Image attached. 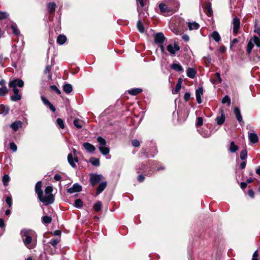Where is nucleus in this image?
Here are the masks:
<instances>
[{
    "instance_id": "nucleus-29",
    "label": "nucleus",
    "mask_w": 260,
    "mask_h": 260,
    "mask_svg": "<svg viewBox=\"0 0 260 260\" xmlns=\"http://www.w3.org/2000/svg\"><path fill=\"white\" fill-rule=\"evenodd\" d=\"M142 91L141 88H134L128 90V93L133 95H136Z\"/></svg>"
},
{
    "instance_id": "nucleus-30",
    "label": "nucleus",
    "mask_w": 260,
    "mask_h": 260,
    "mask_svg": "<svg viewBox=\"0 0 260 260\" xmlns=\"http://www.w3.org/2000/svg\"><path fill=\"white\" fill-rule=\"evenodd\" d=\"M211 37L216 42H218L220 41L221 38L218 34V32L216 31H214L211 34Z\"/></svg>"
},
{
    "instance_id": "nucleus-53",
    "label": "nucleus",
    "mask_w": 260,
    "mask_h": 260,
    "mask_svg": "<svg viewBox=\"0 0 260 260\" xmlns=\"http://www.w3.org/2000/svg\"><path fill=\"white\" fill-rule=\"evenodd\" d=\"M258 254L257 250H256L252 255V260H258Z\"/></svg>"
},
{
    "instance_id": "nucleus-26",
    "label": "nucleus",
    "mask_w": 260,
    "mask_h": 260,
    "mask_svg": "<svg viewBox=\"0 0 260 260\" xmlns=\"http://www.w3.org/2000/svg\"><path fill=\"white\" fill-rule=\"evenodd\" d=\"M63 91L67 93H70L72 90V86L70 84H66L63 86Z\"/></svg>"
},
{
    "instance_id": "nucleus-64",
    "label": "nucleus",
    "mask_w": 260,
    "mask_h": 260,
    "mask_svg": "<svg viewBox=\"0 0 260 260\" xmlns=\"http://www.w3.org/2000/svg\"><path fill=\"white\" fill-rule=\"evenodd\" d=\"M247 184L246 182H241V185H240L242 189L245 188L247 187Z\"/></svg>"
},
{
    "instance_id": "nucleus-39",
    "label": "nucleus",
    "mask_w": 260,
    "mask_h": 260,
    "mask_svg": "<svg viewBox=\"0 0 260 260\" xmlns=\"http://www.w3.org/2000/svg\"><path fill=\"white\" fill-rule=\"evenodd\" d=\"M11 27L13 30L14 34H15L16 36H18L19 35L20 31L18 30V29L17 28V25L16 24H13L11 25Z\"/></svg>"
},
{
    "instance_id": "nucleus-10",
    "label": "nucleus",
    "mask_w": 260,
    "mask_h": 260,
    "mask_svg": "<svg viewBox=\"0 0 260 260\" xmlns=\"http://www.w3.org/2000/svg\"><path fill=\"white\" fill-rule=\"evenodd\" d=\"M82 190V186L77 184H74L73 186L67 190V192L70 193H73L76 192H79Z\"/></svg>"
},
{
    "instance_id": "nucleus-34",
    "label": "nucleus",
    "mask_w": 260,
    "mask_h": 260,
    "mask_svg": "<svg viewBox=\"0 0 260 260\" xmlns=\"http://www.w3.org/2000/svg\"><path fill=\"white\" fill-rule=\"evenodd\" d=\"M8 92L9 90L6 86L0 88V96H5L6 94L8 93Z\"/></svg>"
},
{
    "instance_id": "nucleus-61",
    "label": "nucleus",
    "mask_w": 260,
    "mask_h": 260,
    "mask_svg": "<svg viewBox=\"0 0 260 260\" xmlns=\"http://www.w3.org/2000/svg\"><path fill=\"white\" fill-rule=\"evenodd\" d=\"M246 163L245 161H243L242 162L240 165V168L241 169H243L245 168L246 167Z\"/></svg>"
},
{
    "instance_id": "nucleus-19",
    "label": "nucleus",
    "mask_w": 260,
    "mask_h": 260,
    "mask_svg": "<svg viewBox=\"0 0 260 260\" xmlns=\"http://www.w3.org/2000/svg\"><path fill=\"white\" fill-rule=\"evenodd\" d=\"M248 138L249 141L252 143H256L258 141V137L255 133H249L248 135Z\"/></svg>"
},
{
    "instance_id": "nucleus-41",
    "label": "nucleus",
    "mask_w": 260,
    "mask_h": 260,
    "mask_svg": "<svg viewBox=\"0 0 260 260\" xmlns=\"http://www.w3.org/2000/svg\"><path fill=\"white\" fill-rule=\"evenodd\" d=\"M56 123L60 128L63 129L64 128V122L62 119L57 118L56 120Z\"/></svg>"
},
{
    "instance_id": "nucleus-59",
    "label": "nucleus",
    "mask_w": 260,
    "mask_h": 260,
    "mask_svg": "<svg viewBox=\"0 0 260 260\" xmlns=\"http://www.w3.org/2000/svg\"><path fill=\"white\" fill-rule=\"evenodd\" d=\"M48 106L49 107V109L53 112H55L56 109H55V108L54 107V106L52 105L51 103H50V104H49L48 105Z\"/></svg>"
},
{
    "instance_id": "nucleus-54",
    "label": "nucleus",
    "mask_w": 260,
    "mask_h": 260,
    "mask_svg": "<svg viewBox=\"0 0 260 260\" xmlns=\"http://www.w3.org/2000/svg\"><path fill=\"white\" fill-rule=\"evenodd\" d=\"M190 98V94L189 92H186L184 95V100L185 102L188 101Z\"/></svg>"
},
{
    "instance_id": "nucleus-7",
    "label": "nucleus",
    "mask_w": 260,
    "mask_h": 260,
    "mask_svg": "<svg viewBox=\"0 0 260 260\" xmlns=\"http://www.w3.org/2000/svg\"><path fill=\"white\" fill-rule=\"evenodd\" d=\"M104 178L102 175L91 174L90 178V183L92 186H94Z\"/></svg>"
},
{
    "instance_id": "nucleus-52",
    "label": "nucleus",
    "mask_w": 260,
    "mask_h": 260,
    "mask_svg": "<svg viewBox=\"0 0 260 260\" xmlns=\"http://www.w3.org/2000/svg\"><path fill=\"white\" fill-rule=\"evenodd\" d=\"M7 16L8 14L6 12H0V20L5 19Z\"/></svg>"
},
{
    "instance_id": "nucleus-46",
    "label": "nucleus",
    "mask_w": 260,
    "mask_h": 260,
    "mask_svg": "<svg viewBox=\"0 0 260 260\" xmlns=\"http://www.w3.org/2000/svg\"><path fill=\"white\" fill-rule=\"evenodd\" d=\"M50 89L51 90L54 91L58 94H60L61 93V91H60V90L55 85H51L50 86Z\"/></svg>"
},
{
    "instance_id": "nucleus-11",
    "label": "nucleus",
    "mask_w": 260,
    "mask_h": 260,
    "mask_svg": "<svg viewBox=\"0 0 260 260\" xmlns=\"http://www.w3.org/2000/svg\"><path fill=\"white\" fill-rule=\"evenodd\" d=\"M219 112L221 115L216 117V121L218 125H221L224 123L225 117L223 109H220Z\"/></svg>"
},
{
    "instance_id": "nucleus-49",
    "label": "nucleus",
    "mask_w": 260,
    "mask_h": 260,
    "mask_svg": "<svg viewBox=\"0 0 260 260\" xmlns=\"http://www.w3.org/2000/svg\"><path fill=\"white\" fill-rule=\"evenodd\" d=\"M6 202L8 205L9 208H11L12 204V199L11 197H7L6 199Z\"/></svg>"
},
{
    "instance_id": "nucleus-47",
    "label": "nucleus",
    "mask_w": 260,
    "mask_h": 260,
    "mask_svg": "<svg viewBox=\"0 0 260 260\" xmlns=\"http://www.w3.org/2000/svg\"><path fill=\"white\" fill-rule=\"evenodd\" d=\"M10 148L14 152H16L17 150V147L14 142H11L10 143Z\"/></svg>"
},
{
    "instance_id": "nucleus-8",
    "label": "nucleus",
    "mask_w": 260,
    "mask_h": 260,
    "mask_svg": "<svg viewBox=\"0 0 260 260\" xmlns=\"http://www.w3.org/2000/svg\"><path fill=\"white\" fill-rule=\"evenodd\" d=\"M167 49L171 55H174L177 51L179 50L180 47L177 44L175 43L174 45H168L167 46Z\"/></svg>"
},
{
    "instance_id": "nucleus-21",
    "label": "nucleus",
    "mask_w": 260,
    "mask_h": 260,
    "mask_svg": "<svg viewBox=\"0 0 260 260\" xmlns=\"http://www.w3.org/2000/svg\"><path fill=\"white\" fill-rule=\"evenodd\" d=\"M171 68L174 70L178 71V72H183V69L182 67L179 63H174L172 64Z\"/></svg>"
},
{
    "instance_id": "nucleus-36",
    "label": "nucleus",
    "mask_w": 260,
    "mask_h": 260,
    "mask_svg": "<svg viewBox=\"0 0 260 260\" xmlns=\"http://www.w3.org/2000/svg\"><path fill=\"white\" fill-rule=\"evenodd\" d=\"M52 218L48 216H44L42 217V222L45 224H49L51 223Z\"/></svg>"
},
{
    "instance_id": "nucleus-13",
    "label": "nucleus",
    "mask_w": 260,
    "mask_h": 260,
    "mask_svg": "<svg viewBox=\"0 0 260 260\" xmlns=\"http://www.w3.org/2000/svg\"><path fill=\"white\" fill-rule=\"evenodd\" d=\"M154 40L155 43L162 44L165 40V37L162 33L159 32L156 34Z\"/></svg>"
},
{
    "instance_id": "nucleus-5",
    "label": "nucleus",
    "mask_w": 260,
    "mask_h": 260,
    "mask_svg": "<svg viewBox=\"0 0 260 260\" xmlns=\"http://www.w3.org/2000/svg\"><path fill=\"white\" fill-rule=\"evenodd\" d=\"M74 155L72 153H70L68 155V160L70 165L73 168H76V162L78 161V157L76 154V150L75 149H73Z\"/></svg>"
},
{
    "instance_id": "nucleus-40",
    "label": "nucleus",
    "mask_w": 260,
    "mask_h": 260,
    "mask_svg": "<svg viewBox=\"0 0 260 260\" xmlns=\"http://www.w3.org/2000/svg\"><path fill=\"white\" fill-rule=\"evenodd\" d=\"M252 39L254 42V44H255L257 47L260 48V38L256 36H254Z\"/></svg>"
},
{
    "instance_id": "nucleus-37",
    "label": "nucleus",
    "mask_w": 260,
    "mask_h": 260,
    "mask_svg": "<svg viewBox=\"0 0 260 260\" xmlns=\"http://www.w3.org/2000/svg\"><path fill=\"white\" fill-rule=\"evenodd\" d=\"M137 28H138L139 31L140 32H142V33L144 32V27L142 23L141 22L140 20H139L137 22Z\"/></svg>"
},
{
    "instance_id": "nucleus-58",
    "label": "nucleus",
    "mask_w": 260,
    "mask_h": 260,
    "mask_svg": "<svg viewBox=\"0 0 260 260\" xmlns=\"http://www.w3.org/2000/svg\"><path fill=\"white\" fill-rule=\"evenodd\" d=\"M248 195H249L250 197H251V198H253V197H254V191H253V190H252V189H249V190H248Z\"/></svg>"
},
{
    "instance_id": "nucleus-14",
    "label": "nucleus",
    "mask_w": 260,
    "mask_h": 260,
    "mask_svg": "<svg viewBox=\"0 0 260 260\" xmlns=\"http://www.w3.org/2000/svg\"><path fill=\"white\" fill-rule=\"evenodd\" d=\"M204 12L208 16H211L213 14V11L210 3H206L204 7Z\"/></svg>"
},
{
    "instance_id": "nucleus-56",
    "label": "nucleus",
    "mask_w": 260,
    "mask_h": 260,
    "mask_svg": "<svg viewBox=\"0 0 260 260\" xmlns=\"http://www.w3.org/2000/svg\"><path fill=\"white\" fill-rule=\"evenodd\" d=\"M144 179H145V177L142 175H140L138 177V180L140 182H142L144 180Z\"/></svg>"
},
{
    "instance_id": "nucleus-12",
    "label": "nucleus",
    "mask_w": 260,
    "mask_h": 260,
    "mask_svg": "<svg viewBox=\"0 0 260 260\" xmlns=\"http://www.w3.org/2000/svg\"><path fill=\"white\" fill-rule=\"evenodd\" d=\"M203 94V88L202 87H199L196 91V96L197 102L199 104H201L202 101L201 99V96Z\"/></svg>"
},
{
    "instance_id": "nucleus-4",
    "label": "nucleus",
    "mask_w": 260,
    "mask_h": 260,
    "mask_svg": "<svg viewBox=\"0 0 260 260\" xmlns=\"http://www.w3.org/2000/svg\"><path fill=\"white\" fill-rule=\"evenodd\" d=\"M97 141L100 144L99 147L100 151L103 155H107L109 153V149L108 147H106V141L101 137H99L97 138Z\"/></svg>"
},
{
    "instance_id": "nucleus-31",
    "label": "nucleus",
    "mask_w": 260,
    "mask_h": 260,
    "mask_svg": "<svg viewBox=\"0 0 260 260\" xmlns=\"http://www.w3.org/2000/svg\"><path fill=\"white\" fill-rule=\"evenodd\" d=\"M55 8H56V4L53 2L50 3L48 4V6H47L48 10L51 13H53L55 11Z\"/></svg>"
},
{
    "instance_id": "nucleus-45",
    "label": "nucleus",
    "mask_w": 260,
    "mask_h": 260,
    "mask_svg": "<svg viewBox=\"0 0 260 260\" xmlns=\"http://www.w3.org/2000/svg\"><path fill=\"white\" fill-rule=\"evenodd\" d=\"M247 151L246 150H243L240 153V158L242 160H245L247 157Z\"/></svg>"
},
{
    "instance_id": "nucleus-38",
    "label": "nucleus",
    "mask_w": 260,
    "mask_h": 260,
    "mask_svg": "<svg viewBox=\"0 0 260 260\" xmlns=\"http://www.w3.org/2000/svg\"><path fill=\"white\" fill-rule=\"evenodd\" d=\"M222 104H227L228 106H230L231 105V99L228 95L224 96L222 100Z\"/></svg>"
},
{
    "instance_id": "nucleus-63",
    "label": "nucleus",
    "mask_w": 260,
    "mask_h": 260,
    "mask_svg": "<svg viewBox=\"0 0 260 260\" xmlns=\"http://www.w3.org/2000/svg\"><path fill=\"white\" fill-rule=\"evenodd\" d=\"M5 224L4 220L2 218H0V228H3L5 226Z\"/></svg>"
},
{
    "instance_id": "nucleus-62",
    "label": "nucleus",
    "mask_w": 260,
    "mask_h": 260,
    "mask_svg": "<svg viewBox=\"0 0 260 260\" xmlns=\"http://www.w3.org/2000/svg\"><path fill=\"white\" fill-rule=\"evenodd\" d=\"M61 176L58 174H56L54 176V179L56 181H59L60 179H61Z\"/></svg>"
},
{
    "instance_id": "nucleus-6",
    "label": "nucleus",
    "mask_w": 260,
    "mask_h": 260,
    "mask_svg": "<svg viewBox=\"0 0 260 260\" xmlns=\"http://www.w3.org/2000/svg\"><path fill=\"white\" fill-rule=\"evenodd\" d=\"M158 7L161 13L165 15L168 14L169 13H173L175 11L172 7H169L164 3L159 4Z\"/></svg>"
},
{
    "instance_id": "nucleus-35",
    "label": "nucleus",
    "mask_w": 260,
    "mask_h": 260,
    "mask_svg": "<svg viewBox=\"0 0 260 260\" xmlns=\"http://www.w3.org/2000/svg\"><path fill=\"white\" fill-rule=\"evenodd\" d=\"M89 161L93 166H99L100 165V160L98 158L92 157L90 159Z\"/></svg>"
},
{
    "instance_id": "nucleus-60",
    "label": "nucleus",
    "mask_w": 260,
    "mask_h": 260,
    "mask_svg": "<svg viewBox=\"0 0 260 260\" xmlns=\"http://www.w3.org/2000/svg\"><path fill=\"white\" fill-rule=\"evenodd\" d=\"M215 76L216 77V78H217L218 81L219 83H221V81H222V80H221V78L220 77V73H216L215 74Z\"/></svg>"
},
{
    "instance_id": "nucleus-2",
    "label": "nucleus",
    "mask_w": 260,
    "mask_h": 260,
    "mask_svg": "<svg viewBox=\"0 0 260 260\" xmlns=\"http://www.w3.org/2000/svg\"><path fill=\"white\" fill-rule=\"evenodd\" d=\"M24 86L23 81L19 79H15L10 81L9 83V86L12 89L13 95L11 96V101L17 102L20 101L22 98L21 94L19 92L17 87H22Z\"/></svg>"
},
{
    "instance_id": "nucleus-18",
    "label": "nucleus",
    "mask_w": 260,
    "mask_h": 260,
    "mask_svg": "<svg viewBox=\"0 0 260 260\" xmlns=\"http://www.w3.org/2000/svg\"><path fill=\"white\" fill-rule=\"evenodd\" d=\"M84 148L89 152H93L95 150V147L89 143L86 142L83 144Z\"/></svg>"
},
{
    "instance_id": "nucleus-55",
    "label": "nucleus",
    "mask_w": 260,
    "mask_h": 260,
    "mask_svg": "<svg viewBox=\"0 0 260 260\" xmlns=\"http://www.w3.org/2000/svg\"><path fill=\"white\" fill-rule=\"evenodd\" d=\"M132 143L133 146L134 147H138L140 146V142L137 140H134L132 141Z\"/></svg>"
},
{
    "instance_id": "nucleus-24",
    "label": "nucleus",
    "mask_w": 260,
    "mask_h": 260,
    "mask_svg": "<svg viewBox=\"0 0 260 260\" xmlns=\"http://www.w3.org/2000/svg\"><path fill=\"white\" fill-rule=\"evenodd\" d=\"M239 149V147L237 145L235 144V142L232 141L230 143V146L229 148V151L232 153H234L236 152Z\"/></svg>"
},
{
    "instance_id": "nucleus-51",
    "label": "nucleus",
    "mask_w": 260,
    "mask_h": 260,
    "mask_svg": "<svg viewBox=\"0 0 260 260\" xmlns=\"http://www.w3.org/2000/svg\"><path fill=\"white\" fill-rule=\"evenodd\" d=\"M41 100L43 103L46 106H48L50 103L49 101L44 96H41Z\"/></svg>"
},
{
    "instance_id": "nucleus-22",
    "label": "nucleus",
    "mask_w": 260,
    "mask_h": 260,
    "mask_svg": "<svg viewBox=\"0 0 260 260\" xmlns=\"http://www.w3.org/2000/svg\"><path fill=\"white\" fill-rule=\"evenodd\" d=\"M254 46V42L251 38L249 41L247 46V52L248 54H250L252 49H253Z\"/></svg>"
},
{
    "instance_id": "nucleus-27",
    "label": "nucleus",
    "mask_w": 260,
    "mask_h": 260,
    "mask_svg": "<svg viewBox=\"0 0 260 260\" xmlns=\"http://www.w3.org/2000/svg\"><path fill=\"white\" fill-rule=\"evenodd\" d=\"M9 109L7 106H5L3 105H0V114H3L6 115L9 113Z\"/></svg>"
},
{
    "instance_id": "nucleus-33",
    "label": "nucleus",
    "mask_w": 260,
    "mask_h": 260,
    "mask_svg": "<svg viewBox=\"0 0 260 260\" xmlns=\"http://www.w3.org/2000/svg\"><path fill=\"white\" fill-rule=\"evenodd\" d=\"M73 123L77 128H81L82 127L83 122L79 119H75Z\"/></svg>"
},
{
    "instance_id": "nucleus-20",
    "label": "nucleus",
    "mask_w": 260,
    "mask_h": 260,
    "mask_svg": "<svg viewBox=\"0 0 260 260\" xmlns=\"http://www.w3.org/2000/svg\"><path fill=\"white\" fill-rule=\"evenodd\" d=\"M234 113L237 120L241 122L242 121V117L241 115L240 109L238 107L235 108Z\"/></svg>"
},
{
    "instance_id": "nucleus-48",
    "label": "nucleus",
    "mask_w": 260,
    "mask_h": 260,
    "mask_svg": "<svg viewBox=\"0 0 260 260\" xmlns=\"http://www.w3.org/2000/svg\"><path fill=\"white\" fill-rule=\"evenodd\" d=\"M203 124V119L202 117H198L197 120L196 126H200Z\"/></svg>"
},
{
    "instance_id": "nucleus-32",
    "label": "nucleus",
    "mask_w": 260,
    "mask_h": 260,
    "mask_svg": "<svg viewBox=\"0 0 260 260\" xmlns=\"http://www.w3.org/2000/svg\"><path fill=\"white\" fill-rule=\"evenodd\" d=\"M102 207V204L101 202L98 201L94 204L93 206V209L95 212H98L101 211Z\"/></svg>"
},
{
    "instance_id": "nucleus-42",
    "label": "nucleus",
    "mask_w": 260,
    "mask_h": 260,
    "mask_svg": "<svg viewBox=\"0 0 260 260\" xmlns=\"http://www.w3.org/2000/svg\"><path fill=\"white\" fill-rule=\"evenodd\" d=\"M181 88V85L179 83H177L176 86L174 89L172 90V93L175 94L178 93Z\"/></svg>"
},
{
    "instance_id": "nucleus-23",
    "label": "nucleus",
    "mask_w": 260,
    "mask_h": 260,
    "mask_svg": "<svg viewBox=\"0 0 260 260\" xmlns=\"http://www.w3.org/2000/svg\"><path fill=\"white\" fill-rule=\"evenodd\" d=\"M199 24L196 22L188 23V27L189 30L197 29L199 28Z\"/></svg>"
},
{
    "instance_id": "nucleus-44",
    "label": "nucleus",
    "mask_w": 260,
    "mask_h": 260,
    "mask_svg": "<svg viewBox=\"0 0 260 260\" xmlns=\"http://www.w3.org/2000/svg\"><path fill=\"white\" fill-rule=\"evenodd\" d=\"M82 203L81 199H77L75 202V206L77 208H81L82 206Z\"/></svg>"
},
{
    "instance_id": "nucleus-57",
    "label": "nucleus",
    "mask_w": 260,
    "mask_h": 260,
    "mask_svg": "<svg viewBox=\"0 0 260 260\" xmlns=\"http://www.w3.org/2000/svg\"><path fill=\"white\" fill-rule=\"evenodd\" d=\"M182 38L183 40H184L186 42L188 41L189 39V38L188 36L186 35V34L183 35L182 36Z\"/></svg>"
},
{
    "instance_id": "nucleus-9",
    "label": "nucleus",
    "mask_w": 260,
    "mask_h": 260,
    "mask_svg": "<svg viewBox=\"0 0 260 260\" xmlns=\"http://www.w3.org/2000/svg\"><path fill=\"white\" fill-rule=\"evenodd\" d=\"M240 19L237 17H235L233 20V33L237 35L240 28Z\"/></svg>"
},
{
    "instance_id": "nucleus-3",
    "label": "nucleus",
    "mask_w": 260,
    "mask_h": 260,
    "mask_svg": "<svg viewBox=\"0 0 260 260\" xmlns=\"http://www.w3.org/2000/svg\"><path fill=\"white\" fill-rule=\"evenodd\" d=\"M21 235L24 245L29 249H32L35 245L32 244V238L35 235L34 231L30 230H23Z\"/></svg>"
},
{
    "instance_id": "nucleus-25",
    "label": "nucleus",
    "mask_w": 260,
    "mask_h": 260,
    "mask_svg": "<svg viewBox=\"0 0 260 260\" xmlns=\"http://www.w3.org/2000/svg\"><path fill=\"white\" fill-rule=\"evenodd\" d=\"M67 41V38L64 35H60L57 39V42L60 45L63 44Z\"/></svg>"
},
{
    "instance_id": "nucleus-15",
    "label": "nucleus",
    "mask_w": 260,
    "mask_h": 260,
    "mask_svg": "<svg viewBox=\"0 0 260 260\" xmlns=\"http://www.w3.org/2000/svg\"><path fill=\"white\" fill-rule=\"evenodd\" d=\"M22 126V122L20 120L16 121L10 125V127L14 131H17L19 128Z\"/></svg>"
},
{
    "instance_id": "nucleus-16",
    "label": "nucleus",
    "mask_w": 260,
    "mask_h": 260,
    "mask_svg": "<svg viewBox=\"0 0 260 260\" xmlns=\"http://www.w3.org/2000/svg\"><path fill=\"white\" fill-rule=\"evenodd\" d=\"M197 74L196 70L191 68H188L186 70V74L187 76L191 79H193L196 76V75Z\"/></svg>"
},
{
    "instance_id": "nucleus-1",
    "label": "nucleus",
    "mask_w": 260,
    "mask_h": 260,
    "mask_svg": "<svg viewBox=\"0 0 260 260\" xmlns=\"http://www.w3.org/2000/svg\"><path fill=\"white\" fill-rule=\"evenodd\" d=\"M42 181H38L35 185V192L39 200L45 205L52 204L54 202V197L52 194L53 188L51 186L45 187L44 191L42 190Z\"/></svg>"
},
{
    "instance_id": "nucleus-17",
    "label": "nucleus",
    "mask_w": 260,
    "mask_h": 260,
    "mask_svg": "<svg viewBox=\"0 0 260 260\" xmlns=\"http://www.w3.org/2000/svg\"><path fill=\"white\" fill-rule=\"evenodd\" d=\"M107 182L106 181H103L102 182L100 185H99L96 191V194L97 195L101 193L106 187L107 186Z\"/></svg>"
},
{
    "instance_id": "nucleus-43",
    "label": "nucleus",
    "mask_w": 260,
    "mask_h": 260,
    "mask_svg": "<svg viewBox=\"0 0 260 260\" xmlns=\"http://www.w3.org/2000/svg\"><path fill=\"white\" fill-rule=\"evenodd\" d=\"M9 176L8 175H5L3 178V182L5 186L8 185V182L9 181Z\"/></svg>"
},
{
    "instance_id": "nucleus-50",
    "label": "nucleus",
    "mask_w": 260,
    "mask_h": 260,
    "mask_svg": "<svg viewBox=\"0 0 260 260\" xmlns=\"http://www.w3.org/2000/svg\"><path fill=\"white\" fill-rule=\"evenodd\" d=\"M59 243V240L57 239H52L50 243L53 246H55Z\"/></svg>"
},
{
    "instance_id": "nucleus-28",
    "label": "nucleus",
    "mask_w": 260,
    "mask_h": 260,
    "mask_svg": "<svg viewBox=\"0 0 260 260\" xmlns=\"http://www.w3.org/2000/svg\"><path fill=\"white\" fill-rule=\"evenodd\" d=\"M51 70V67L50 65H47L46 66V68L44 70V74L48 75V79H51L52 75L50 73Z\"/></svg>"
}]
</instances>
